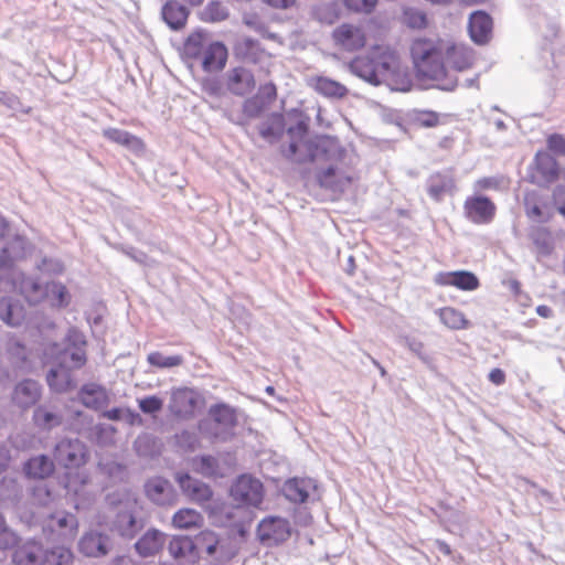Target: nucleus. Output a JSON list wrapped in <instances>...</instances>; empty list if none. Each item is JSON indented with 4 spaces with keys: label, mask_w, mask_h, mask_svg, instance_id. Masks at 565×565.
Returning a JSON list of instances; mask_svg holds the SVG:
<instances>
[{
    "label": "nucleus",
    "mask_w": 565,
    "mask_h": 565,
    "mask_svg": "<svg viewBox=\"0 0 565 565\" xmlns=\"http://www.w3.org/2000/svg\"><path fill=\"white\" fill-rule=\"evenodd\" d=\"M307 124L298 118L295 126H289L287 135L290 139L289 146L284 150L287 158L297 162L319 161L328 163L327 168L318 173V181L321 186L333 193H342L352 184L355 177L351 169V158L341 147L338 139L332 137H320L316 142L306 140Z\"/></svg>",
    "instance_id": "nucleus-1"
},
{
    "label": "nucleus",
    "mask_w": 565,
    "mask_h": 565,
    "mask_svg": "<svg viewBox=\"0 0 565 565\" xmlns=\"http://www.w3.org/2000/svg\"><path fill=\"white\" fill-rule=\"evenodd\" d=\"M412 56L417 71L435 81L446 77L448 68L462 72L475 61L471 49L450 38L416 39L412 44Z\"/></svg>",
    "instance_id": "nucleus-2"
},
{
    "label": "nucleus",
    "mask_w": 565,
    "mask_h": 565,
    "mask_svg": "<svg viewBox=\"0 0 565 565\" xmlns=\"http://www.w3.org/2000/svg\"><path fill=\"white\" fill-rule=\"evenodd\" d=\"M350 71L372 85L385 84L393 90L407 92L412 82L407 67L387 47L376 46L350 63Z\"/></svg>",
    "instance_id": "nucleus-3"
},
{
    "label": "nucleus",
    "mask_w": 565,
    "mask_h": 565,
    "mask_svg": "<svg viewBox=\"0 0 565 565\" xmlns=\"http://www.w3.org/2000/svg\"><path fill=\"white\" fill-rule=\"evenodd\" d=\"M21 294L30 303L46 302L50 307L62 309L70 305L72 296L60 281H40L33 277H22L19 285Z\"/></svg>",
    "instance_id": "nucleus-4"
},
{
    "label": "nucleus",
    "mask_w": 565,
    "mask_h": 565,
    "mask_svg": "<svg viewBox=\"0 0 565 565\" xmlns=\"http://www.w3.org/2000/svg\"><path fill=\"white\" fill-rule=\"evenodd\" d=\"M64 487L76 509L90 505L98 493V488L90 482L88 475L84 471L67 473Z\"/></svg>",
    "instance_id": "nucleus-5"
},
{
    "label": "nucleus",
    "mask_w": 565,
    "mask_h": 565,
    "mask_svg": "<svg viewBox=\"0 0 565 565\" xmlns=\"http://www.w3.org/2000/svg\"><path fill=\"white\" fill-rule=\"evenodd\" d=\"M55 460L65 468H78L88 460L86 446L78 439H62L54 449Z\"/></svg>",
    "instance_id": "nucleus-6"
},
{
    "label": "nucleus",
    "mask_w": 565,
    "mask_h": 565,
    "mask_svg": "<svg viewBox=\"0 0 565 565\" xmlns=\"http://www.w3.org/2000/svg\"><path fill=\"white\" fill-rule=\"evenodd\" d=\"M231 493L242 505L258 507L263 501V484L250 476H242L232 487Z\"/></svg>",
    "instance_id": "nucleus-7"
},
{
    "label": "nucleus",
    "mask_w": 565,
    "mask_h": 565,
    "mask_svg": "<svg viewBox=\"0 0 565 565\" xmlns=\"http://www.w3.org/2000/svg\"><path fill=\"white\" fill-rule=\"evenodd\" d=\"M334 44L349 52L362 49L366 43V36L362 28L343 23L335 28L332 32Z\"/></svg>",
    "instance_id": "nucleus-8"
},
{
    "label": "nucleus",
    "mask_w": 565,
    "mask_h": 565,
    "mask_svg": "<svg viewBox=\"0 0 565 565\" xmlns=\"http://www.w3.org/2000/svg\"><path fill=\"white\" fill-rule=\"evenodd\" d=\"M465 215L476 224H486L492 221L495 214L494 203L482 195H472L463 203Z\"/></svg>",
    "instance_id": "nucleus-9"
},
{
    "label": "nucleus",
    "mask_w": 565,
    "mask_h": 565,
    "mask_svg": "<svg viewBox=\"0 0 565 565\" xmlns=\"http://www.w3.org/2000/svg\"><path fill=\"white\" fill-rule=\"evenodd\" d=\"M257 533L263 543L273 545L281 543L290 536V526L285 519L270 516L259 523Z\"/></svg>",
    "instance_id": "nucleus-10"
},
{
    "label": "nucleus",
    "mask_w": 565,
    "mask_h": 565,
    "mask_svg": "<svg viewBox=\"0 0 565 565\" xmlns=\"http://www.w3.org/2000/svg\"><path fill=\"white\" fill-rule=\"evenodd\" d=\"M532 179L537 184H547L556 179L565 180V169L559 170L548 152H537Z\"/></svg>",
    "instance_id": "nucleus-11"
},
{
    "label": "nucleus",
    "mask_w": 565,
    "mask_h": 565,
    "mask_svg": "<svg viewBox=\"0 0 565 565\" xmlns=\"http://www.w3.org/2000/svg\"><path fill=\"white\" fill-rule=\"evenodd\" d=\"M194 550L195 555L205 552L209 556H216L218 558H231L235 552L225 550V546L215 533L211 531H203L195 536Z\"/></svg>",
    "instance_id": "nucleus-12"
},
{
    "label": "nucleus",
    "mask_w": 565,
    "mask_h": 565,
    "mask_svg": "<svg viewBox=\"0 0 565 565\" xmlns=\"http://www.w3.org/2000/svg\"><path fill=\"white\" fill-rule=\"evenodd\" d=\"M177 480L183 494L191 501L205 505L212 499V490L202 481L193 479L189 475H178Z\"/></svg>",
    "instance_id": "nucleus-13"
},
{
    "label": "nucleus",
    "mask_w": 565,
    "mask_h": 565,
    "mask_svg": "<svg viewBox=\"0 0 565 565\" xmlns=\"http://www.w3.org/2000/svg\"><path fill=\"white\" fill-rule=\"evenodd\" d=\"M434 281L440 286H454L461 290H475L479 287V279L470 271H446L435 276Z\"/></svg>",
    "instance_id": "nucleus-14"
},
{
    "label": "nucleus",
    "mask_w": 565,
    "mask_h": 565,
    "mask_svg": "<svg viewBox=\"0 0 565 565\" xmlns=\"http://www.w3.org/2000/svg\"><path fill=\"white\" fill-rule=\"evenodd\" d=\"M200 404V395L190 388H178L171 395V411L178 416L192 415Z\"/></svg>",
    "instance_id": "nucleus-15"
},
{
    "label": "nucleus",
    "mask_w": 565,
    "mask_h": 565,
    "mask_svg": "<svg viewBox=\"0 0 565 565\" xmlns=\"http://www.w3.org/2000/svg\"><path fill=\"white\" fill-rule=\"evenodd\" d=\"M30 250L29 243L15 235L6 242L0 252V268H10L17 260L26 256Z\"/></svg>",
    "instance_id": "nucleus-16"
},
{
    "label": "nucleus",
    "mask_w": 565,
    "mask_h": 565,
    "mask_svg": "<svg viewBox=\"0 0 565 565\" xmlns=\"http://www.w3.org/2000/svg\"><path fill=\"white\" fill-rule=\"evenodd\" d=\"M45 551L42 545L34 541L19 545L12 556L15 565H44Z\"/></svg>",
    "instance_id": "nucleus-17"
},
{
    "label": "nucleus",
    "mask_w": 565,
    "mask_h": 565,
    "mask_svg": "<svg viewBox=\"0 0 565 565\" xmlns=\"http://www.w3.org/2000/svg\"><path fill=\"white\" fill-rule=\"evenodd\" d=\"M41 397V387L33 380H24L18 383L12 393V402L20 408L33 406Z\"/></svg>",
    "instance_id": "nucleus-18"
},
{
    "label": "nucleus",
    "mask_w": 565,
    "mask_h": 565,
    "mask_svg": "<svg viewBox=\"0 0 565 565\" xmlns=\"http://www.w3.org/2000/svg\"><path fill=\"white\" fill-rule=\"evenodd\" d=\"M210 415L217 425L215 436L221 439H227L231 429L236 425V415L232 407L227 405H216L210 409Z\"/></svg>",
    "instance_id": "nucleus-19"
},
{
    "label": "nucleus",
    "mask_w": 565,
    "mask_h": 565,
    "mask_svg": "<svg viewBox=\"0 0 565 565\" xmlns=\"http://www.w3.org/2000/svg\"><path fill=\"white\" fill-rule=\"evenodd\" d=\"M146 493L151 501L160 505L172 504L175 501L171 483L162 478L150 479L146 483Z\"/></svg>",
    "instance_id": "nucleus-20"
},
{
    "label": "nucleus",
    "mask_w": 565,
    "mask_h": 565,
    "mask_svg": "<svg viewBox=\"0 0 565 565\" xmlns=\"http://www.w3.org/2000/svg\"><path fill=\"white\" fill-rule=\"evenodd\" d=\"M492 33V20L482 11H477L469 19V34L477 44H484L489 41Z\"/></svg>",
    "instance_id": "nucleus-21"
},
{
    "label": "nucleus",
    "mask_w": 565,
    "mask_h": 565,
    "mask_svg": "<svg viewBox=\"0 0 565 565\" xmlns=\"http://www.w3.org/2000/svg\"><path fill=\"white\" fill-rule=\"evenodd\" d=\"M79 552L88 557H98L108 553V537L97 532H88L78 543Z\"/></svg>",
    "instance_id": "nucleus-22"
},
{
    "label": "nucleus",
    "mask_w": 565,
    "mask_h": 565,
    "mask_svg": "<svg viewBox=\"0 0 565 565\" xmlns=\"http://www.w3.org/2000/svg\"><path fill=\"white\" fill-rule=\"evenodd\" d=\"M164 542V533L157 529H150L136 542L135 547L140 556L148 557L161 551Z\"/></svg>",
    "instance_id": "nucleus-23"
},
{
    "label": "nucleus",
    "mask_w": 565,
    "mask_h": 565,
    "mask_svg": "<svg viewBox=\"0 0 565 565\" xmlns=\"http://www.w3.org/2000/svg\"><path fill=\"white\" fill-rule=\"evenodd\" d=\"M227 50L221 42L211 43L203 52L202 66L207 72L220 71L225 66Z\"/></svg>",
    "instance_id": "nucleus-24"
},
{
    "label": "nucleus",
    "mask_w": 565,
    "mask_h": 565,
    "mask_svg": "<svg viewBox=\"0 0 565 565\" xmlns=\"http://www.w3.org/2000/svg\"><path fill=\"white\" fill-rule=\"evenodd\" d=\"M308 84L327 97L342 98L348 94V88L344 85L324 76H311L308 78Z\"/></svg>",
    "instance_id": "nucleus-25"
},
{
    "label": "nucleus",
    "mask_w": 565,
    "mask_h": 565,
    "mask_svg": "<svg viewBox=\"0 0 565 565\" xmlns=\"http://www.w3.org/2000/svg\"><path fill=\"white\" fill-rule=\"evenodd\" d=\"M0 319L11 327L20 326L25 319V311L18 300L10 297L0 300Z\"/></svg>",
    "instance_id": "nucleus-26"
},
{
    "label": "nucleus",
    "mask_w": 565,
    "mask_h": 565,
    "mask_svg": "<svg viewBox=\"0 0 565 565\" xmlns=\"http://www.w3.org/2000/svg\"><path fill=\"white\" fill-rule=\"evenodd\" d=\"M81 402L89 408H100L108 404L107 391L98 384L90 383L84 385L79 391Z\"/></svg>",
    "instance_id": "nucleus-27"
},
{
    "label": "nucleus",
    "mask_w": 565,
    "mask_h": 565,
    "mask_svg": "<svg viewBox=\"0 0 565 565\" xmlns=\"http://www.w3.org/2000/svg\"><path fill=\"white\" fill-rule=\"evenodd\" d=\"M50 527L57 531L63 539L73 540L77 534L78 521L71 513L60 512L52 516Z\"/></svg>",
    "instance_id": "nucleus-28"
},
{
    "label": "nucleus",
    "mask_w": 565,
    "mask_h": 565,
    "mask_svg": "<svg viewBox=\"0 0 565 565\" xmlns=\"http://www.w3.org/2000/svg\"><path fill=\"white\" fill-rule=\"evenodd\" d=\"M255 81L252 73L243 67H237L228 74V88L237 95H245L253 90Z\"/></svg>",
    "instance_id": "nucleus-29"
},
{
    "label": "nucleus",
    "mask_w": 565,
    "mask_h": 565,
    "mask_svg": "<svg viewBox=\"0 0 565 565\" xmlns=\"http://www.w3.org/2000/svg\"><path fill=\"white\" fill-rule=\"evenodd\" d=\"M315 488L312 480L295 478L285 483L284 493L289 501L305 502Z\"/></svg>",
    "instance_id": "nucleus-30"
},
{
    "label": "nucleus",
    "mask_w": 565,
    "mask_h": 565,
    "mask_svg": "<svg viewBox=\"0 0 565 565\" xmlns=\"http://www.w3.org/2000/svg\"><path fill=\"white\" fill-rule=\"evenodd\" d=\"M189 11L177 1H169L162 8V18L173 30H180L185 25Z\"/></svg>",
    "instance_id": "nucleus-31"
},
{
    "label": "nucleus",
    "mask_w": 565,
    "mask_h": 565,
    "mask_svg": "<svg viewBox=\"0 0 565 565\" xmlns=\"http://www.w3.org/2000/svg\"><path fill=\"white\" fill-rule=\"evenodd\" d=\"M103 136L108 140L121 145L135 152L143 150V142L136 136L117 128H107L103 131Z\"/></svg>",
    "instance_id": "nucleus-32"
},
{
    "label": "nucleus",
    "mask_w": 565,
    "mask_h": 565,
    "mask_svg": "<svg viewBox=\"0 0 565 565\" xmlns=\"http://www.w3.org/2000/svg\"><path fill=\"white\" fill-rule=\"evenodd\" d=\"M24 471L31 478L44 479L54 471V463L47 456L39 455L25 462Z\"/></svg>",
    "instance_id": "nucleus-33"
},
{
    "label": "nucleus",
    "mask_w": 565,
    "mask_h": 565,
    "mask_svg": "<svg viewBox=\"0 0 565 565\" xmlns=\"http://www.w3.org/2000/svg\"><path fill=\"white\" fill-rule=\"evenodd\" d=\"M203 516L194 509L183 508L178 510L172 516V525L179 530H191L200 527L203 524Z\"/></svg>",
    "instance_id": "nucleus-34"
},
{
    "label": "nucleus",
    "mask_w": 565,
    "mask_h": 565,
    "mask_svg": "<svg viewBox=\"0 0 565 565\" xmlns=\"http://www.w3.org/2000/svg\"><path fill=\"white\" fill-rule=\"evenodd\" d=\"M47 383L53 391L58 393L67 392L74 386L70 370L60 364L50 370Z\"/></svg>",
    "instance_id": "nucleus-35"
},
{
    "label": "nucleus",
    "mask_w": 565,
    "mask_h": 565,
    "mask_svg": "<svg viewBox=\"0 0 565 565\" xmlns=\"http://www.w3.org/2000/svg\"><path fill=\"white\" fill-rule=\"evenodd\" d=\"M441 323L452 330L467 329L470 326L469 320L465 317L463 312L454 308L445 307L437 311Z\"/></svg>",
    "instance_id": "nucleus-36"
},
{
    "label": "nucleus",
    "mask_w": 565,
    "mask_h": 565,
    "mask_svg": "<svg viewBox=\"0 0 565 565\" xmlns=\"http://www.w3.org/2000/svg\"><path fill=\"white\" fill-rule=\"evenodd\" d=\"M454 188L455 182L452 178L440 173L433 174L427 185L429 195L436 201H440L443 195L451 192Z\"/></svg>",
    "instance_id": "nucleus-37"
},
{
    "label": "nucleus",
    "mask_w": 565,
    "mask_h": 565,
    "mask_svg": "<svg viewBox=\"0 0 565 565\" xmlns=\"http://www.w3.org/2000/svg\"><path fill=\"white\" fill-rule=\"evenodd\" d=\"M169 553L174 558H194V542L188 536H174L169 543Z\"/></svg>",
    "instance_id": "nucleus-38"
},
{
    "label": "nucleus",
    "mask_w": 565,
    "mask_h": 565,
    "mask_svg": "<svg viewBox=\"0 0 565 565\" xmlns=\"http://www.w3.org/2000/svg\"><path fill=\"white\" fill-rule=\"evenodd\" d=\"M33 420L36 426L43 429H52L62 424V417L44 406L34 411Z\"/></svg>",
    "instance_id": "nucleus-39"
},
{
    "label": "nucleus",
    "mask_w": 565,
    "mask_h": 565,
    "mask_svg": "<svg viewBox=\"0 0 565 565\" xmlns=\"http://www.w3.org/2000/svg\"><path fill=\"white\" fill-rule=\"evenodd\" d=\"M195 469L206 477H218L226 473L227 468L221 467L218 460L211 456H204L194 461Z\"/></svg>",
    "instance_id": "nucleus-40"
},
{
    "label": "nucleus",
    "mask_w": 565,
    "mask_h": 565,
    "mask_svg": "<svg viewBox=\"0 0 565 565\" xmlns=\"http://www.w3.org/2000/svg\"><path fill=\"white\" fill-rule=\"evenodd\" d=\"M44 565H73L74 556L71 550L56 546L50 551H45Z\"/></svg>",
    "instance_id": "nucleus-41"
},
{
    "label": "nucleus",
    "mask_w": 565,
    "mask_h": 565,
    "mask_svg": "<svg viewBox=\"0 0 565 565\" xmlns=\"http://www.w3.org/2000/svg\"><path fill=\"white\" fill-rule=\"evenodd\" d=\"M136 504L134 499L126 502L127 510L118 515L117 526L121 535L131 536L134 534L135 516L131 507Z\"/></svg>",
    "instance_id": "nucleus-42"
},
{
    "label": "nucleus",
    "mask_w": 565,
    "mask_h": 565,
    "mask_svg": "<svg viewBox=\"0 0 565 565\" xmlns=\"http://www.w3.org/2000/svg\"><path fill=\"white\" fill-rule=\"evenodd\" d=\"M201 15L206 22H221L227 19L228 11L221 2L212 1L203 9Z\"/></svg>",
    "instance_id": "nucleus-43"
},
{
    "label": "nucleus",
    "mask_w": 565,
    "mask_h": 565,
    "mask_svg": "<svg viewBox=\"0 0 565 565\" xmlns=\"http://www.w3.org/2000/svg\"><path fill=\"white\" fill-rule=\"evenodd\" d=\"M85 362V353L81 349H73L62 352L60 365H64L68 370L79 369Z\"/></svg>",
    "instance_id": "nucleus-44"
},
{
    "label": "nucleus",
    "mask_w": 565,
    "mask_h": 565,
    "mask_svg": "<svg viewBox=\"0 0 565 565\" xmlns=\"http://www.w3.org/2000/svg\"><path fill=\"white\" fill-rule=\"evenodd\" d=\"M402 20L404 24L412 29H423L427 25L426 14L414 8H405Z\"/></svg>",
    "instance_id": "nucleus-45"
},
{
    "label": "nucleus",
    "mask_w": 565,
    "mask_h": 565,
    "mask_svg": "<svg viewBox=\"0 0 565 565\" xmlns=\"http://www.w3.org/2000/svg\"><path fill=\"white\" fill-rule=\"evenodd\" d=\"M148 362L157 367L169 369L181 365L183 359L181 355L164 356L160 352H152L148 355Z\"/></svg>",
    "instance_id": "nucleus-46"
},
{
    "label": "nucleus",
    "mask_w": 565,
    "mask_h": 565,
    "mask_svg": "<svg viewBox=\"0 0 565 565\" xmlns=\"http://www.w3.org/2000/svg\"><path fill=\"white\" fill-rule=\"evenodd\" d=\"M525 206L529 217L534 221L545 222L551 217L550 211L540 207V205L530 195L525 198Z\"/></svg>",
    "instance_id": "nucleus-47"
},
{
    "label": "nucleus",
    "mask_w": 565,
    "mask_h": 565,
    "mask_svg": "<svg viewBox=\"0 0 565 565\" xmlns=\"http://www.w3.org/2000/svg\"><path fill=\"white\" fill-rule=\"evenodd\" d=\"M205 43V33L195 31L189 35L185 42V51L189 55L195 56L200 53Z\"/></svg>",
    "instance_id": "nucleus-48"
},
{
    "label": "nucleus",
    "mask_w": 565,
    "mask_h": 565,
    "mask_svg": "<svg viewBox=\"0 0 565 565\" xmlns=\"http://www.w3.org/2000/svg\"><path fill=\"white\" fill-rule=\"evenodd\" d=\"M316 17L321 22L332 24L339 18V13L334 4H322L316 9Z\"/></svg>",
    "instance_id": "nucleus-49"
},
{
    "label": "nucleus",
    "mask_w": 565,
    "mask_h": 565,
    "mask_svg": "<svg viewBox=\"0 0 565 565\" xmlns=\"http://www.w3.org/2000/svg\"><path fill=\"white\" fill-rule=\"evenodd\" d=\"M532 241L541 253H548L551 249V235L543 228H537L532 233Z\"/></svg>",
    "instance_id": "nucleus-50"
},
{
    "label": "nucleus",
    "mask_w": 565,
    "mask_h": 565,
    "mask_svg": "<svg viewBox=\"0 0 565 565\" xmlns=\"http://www.w3.org/2000/svg\"><path fill=\"white\" fill-rule=\"evenodd\" d=\"M140 409L146 414H154L161 411L163 401L157 396H148L138 401Z\"/></svg>",
    "instance_id": "nucleus-51"
},
{
    "label": "nucleus",
    "mask_w": 565,
    "mask_h": 565,
    "mask_svg": "<svg viewBox=\"0 0 565 565\" xmlns=\"http://www.w3.org/2000/svg\"><path fill=\"white\" fill-rule=\"evenodd\" d=\"M344 3L355 12L370 13L375 9L377 0H344Z\"/></svg>",
    "instance_id": "nucleus-52"
},
{
    "label": "nucleus",
    "mask_w": 565,
    "mask_h": 565,
    "mask_svg": "<svg viewBox=\"0 0 565 565\" xmlns=\"http://www.w3.org/2000/svg\"><path fill=\"white\" fill-rule=\"evenodd\" d=\"M17 541L13 532L9 531L3 516L0 514V547L8 548Z\"/></svg>",
    "instance_id": "nucleus-53"
},
{
    "label": "nucleus",
    "mask_w": 565,
    "mask_h": 565,
    "mask_svg": "<svg viewBox=\"0 0 565 565\" xmlns=\"http://www.w3.org/2000/svg\"><path fill=\"white\" fill-rule=\"evenodd\" d=\"M414 120L420 127H435L439 122V116L434 111H420Z\"/></svg>",
    "instance_id": "nucleus-54"
},
{
    "label": "nucleus",
    "mask_w": 565,
    "mask_h": 565,
    "mask_svg": "<svg viewBox=\"0 0 565 565\" xmlns=\"http://www.w3.org/2000/svg\"><path fill=\"white\" fill-rule=\"evenodd\" d=\"M553 202L556 211L565 216V185L559 184L553 193Z\"/></svg>",
    "instance_id": "nucleus-55"
},
{
    "label": "nucleus",
    "mask_w": 565,
    "mask_h": 565,
    "mask_svg": "<svg viewBox=\"0 0 565 565\" xmlns=\"http://www.w3.org/2000/svg\"><path fill=\"white\" fill-rule=\"evenodd\" d=\"M498 186H499V181L492 177L479 179L475 183V189L477 191H482V190H488V189H497Z\"/></svg>",
    "instance_id": "nucleus-56"
},
{
    "label": "nucleus",
    "mask_w": 565,
    "mask_h": 565,
    "mask_svg": "<svg viewBox=\"0 0 565 565\" xmlns=\"http://www.w3.org/2000/svg\"><path fill=\"white\" fill-rule=\"evenodd\" d=\"M548 147L556 153H565V139L561 136H552L548 138Z\"/></svg>",
    "instance_id": "nucleus-57"
},
{
    "label": "nucleus",
    "mask_w": 565,
    "mask_h": 565,
    "mask_svg": "<svg viewBox=\"0 0 565 565\" xmlns=\"http://www.w3.org/2000/svg\"><path fill=\"white\" fill-rule=\"evenodd\" d=\"M0 102L13 110H17L20 105L19 99L14 95L7 94L2 90H0Z\"/></svg>",
    "instance_id": "nucleus-58"
},
{
    "label": "nucleus",
    "mask_w": 565,
    "mask_h": 565,
    "mask_svg": "<svg viewBox=\"0 0 565 565\" xmlns=\"http://www.w3.org/2000/svg\"><path fill=\"white\" fill-rule=\"evenodd\" d=\"M104 416L107 417L108 419H111V420H119V419H124L126 417H131L132 414L129 411H127V409L113 408L110 411H107L104 414Z\"/></svg>",
    "instance_id": "nucleus-59"
},
{
    "label": "nucleus",
    "mask_w": 565,
    "mask_h": 565,
    "mask_svg": "<svg viewBox=\"0 0 565 565\" xmlns=\"http://www.w3.org/2000/svg\"><path fill=\"white\" fill-rule=\"evenodd\" d=\"M489 380L495 385H502L505 382V373L501 369H492L489 373Z\"/></svg>",
    "instance_id": "nucleus-60"
},
{
    "label": "nucleus",
    "mask_w": 565,
    "mask_h": 565,
    "mask_svg": "<svg viewBox=\"0 0 565 565\" xmlns=\"http://www.w3.org/2000/svg\"><path fill=\"white\" fill-rule=\"evenodd\" d=\"M243 21L247 26L252 28L255 31L260 32L264 29L263 23L259 21V19L256 15L246 14L243 18Z\"/></svg>",
    "instance_id": "nucleus-61"
},
{
    "label": "nucleus",
    "mask_w": 565,
    "mask_h": 565,
    "mask_svg": "<svg viewBox=\"0 0 565 565\" xmlns=\"http://www.w3.org/2000/svg\"><path fill=\"white\" fill-rule=\"evenodd\" d=\"M263 1L268 3L271 7L280 8V9H288L296 3V0H263Z\"/></svg>",
    "instance_id": "nucleus-62"
},
{
    "label": "nucleus",
    "mask_w": 565,
    "mask_h": 565,
    "mask_svg": "<svg viewBox=\"0 0 565 565\" xmlns=\"http://www.w3.org/2000/svg\"><path fill=\"white\" fill-rule=\"evenodd\" d=\"M407 347L412 352L417 354L419 358H423L424 344L422 342L416 341V340H411V341H407Z\"/></svg>",
    "instance_id": "nucleus-63"
},
{
    "label": "nucleus",
    "mask_w": 565,
    "mask_h": 565,
    "mask_svg": "<svg viewBox=\"0 0 565 565\" xmlns=\"http://www.w3.org/2000/svg\"><path fill=\"white\" fill-rule=\"evenodd\" d=\"M536 312H537L539 316H541L543 318H550V317H552V313H553L552 309L550 307H547V306H544V305L539 306L536 308Z\"/></svg>",
    "instance_id": "nucleus-64"
}]
</instances>
